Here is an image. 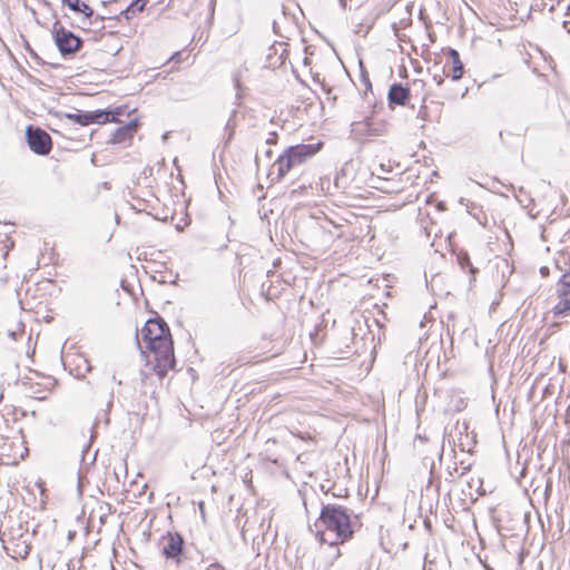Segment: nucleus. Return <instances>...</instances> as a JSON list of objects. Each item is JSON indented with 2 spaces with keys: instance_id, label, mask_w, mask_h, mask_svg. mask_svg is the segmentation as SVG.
<instances>
[{
  "instance_id": "f257e3e1",
  "label": "nucleus",
  "mask_w": 570,
  "mask_h": 570,
  "mask_svg": "<svg viewBox=\"0 0 570 570\" xmlns=\"http://www.w3.org/2000/svg\"><path fill=\"white\" fill-rule=\"evenodd\" d=\"M140 335L145 347L155 354V371L164 377L175 366L174 344L167 323L160 317L150 318Z\"/></svg>"
},
{
  "instance_id": "f03ea898",
  "label": "nucleus",
  "mask_w": 570,
  "mask_h": 570,
  "mask_svg": "<svg viewBox=\"0 0 570 570\" xmlns=\"http://www.w3.org/2000/svg\"><path fill=\"white\" fill-rule=\"evenodd\" d=\"M315 527L320 541L330 542L331 546L343 543L353 535L347 510L337 504L323 505Z\"/></svg>"
},
{
  "instance_id": "7ed1b4c3",
  "label": "nucleus",
  "mask_w": 570,
  "mask_h": 570,
  "mask_svg": "<svg viewBox=\"0 0 570 570\" xmlns=\"http://www.w3.org/2000/svg\"><path fill=\"white\" fill-rule=\"evenodd\" d=\"M321 148L322 142L299 144L288 147L273 164V168L277 171V180L283 179L292 169L303 165Z\"/></svg>"
},
{
  "instance_id": "20e7f679",
  "label": "nucleus",
  "mask_w": 570,
  "mask_h": 570,
  "mask_svg": "<svg viewBox=\"0 0 570 570\" xmlns=\"http://www.w3.org/2000/svg\"><path fill=\"white\" fill-rule=\"evenodd\" d=\"M31 537L27 529L21 524L12 527L8 532L1 534L3 548L8 556L13 559H26L31 550Z\"/></svg>"
},
{
  "instance_id": "39448f33",
  "label": "nucleus",
  "mask_w": 570,
  "mask_h": 570,
  "mask_svg": "<svg viewBox=\"0 0 570 570\" xmlns=\"http://www.w3.org/2000/svg\"><path fill=\"white\" fill-rule=\"evenodd\" d=\"M52 37L59 52L65 58L73 57L83 45L80 37L66 29L59 21L53 23Z\"/></svg>"
},
{
  "instance_id": "423d86ee",
  "label": "nucleus",
  "mask_w": 570,
  "mask_h": 570,
  "mask_svg": "<svg viewBox=\"0 0 570 570\" xmlns=\"http://www.w3.org/2000/svg\"><path fill=\"white\" fill-rule=\"evenodd\" d=\"M163 556L176 566H181L186 559L185 540L178 532H167L159 540Z\"/></svg>"
},
{
  "instance_id": "0eeeda50",
  "label": "nucleus",
  "mask_w": 570,
  "mask_h": 570,
  "mask_svg": "<svg viewBox=\"0 0 570 570\" xmlns=\"http://www.w3.org/2000/svg\"><path fill=\"white\" fill-rule=\"evenodd\" d=\"M352 127L354 135L362 140L381 137L387 132L386 121L371 117H367L362 121L353 122Z\"/></svg>"
},
{
  "instance_id": "6e6552de",
  "label": "nucleus",
  "mask_w": 570,
  "mask_h": 570,
  "mask_svg": "<svg viewBox=\"0 0 570 570\" xmlns=\"http://www.w3.org/2000/svg\"><path fill=\"white\" fill-rule=\"evenodd\" d=\"M30 149L38 155H48L51 150V137L41 128L29 126L26 130Z\"/></svg>"
},
{
  "instance_id": "1a4fd4ad",
  "label": "nucleus",
  "mask_w": 570,
  "mask_h": 570,
  "mask_svg": "<svg viewBox=\"0 0 570 570\" xmlns=\"http://www.w3.org/2000/svg\"><path fill=\"white\" fill-rule=\"evenodd\" d=\"M411 92L410 89L402 83H393L387 94L389 105L391 107L405 106L410 99Z\"/></svg>"
},
{
  "instance_id": "9d476101",
  "label": "nucleus",
  "mask_w": 570,
  "mask_h": 570,
  "mask_svg": "<svg viewBox=\"0 0 570 570\" xmlns=\"http://www.w3.org/2000/svg\"><path fill=\"white\" fill-rule=\"evenodd\" d=\"M125 112V107H116L114 109L91 111V116L94 124L121 122L118 117Z\"/></svg>"
},
{
  "instance_id": "9b49d317",
  "label": "nucleus",
  "mask_w": 570,
  "mask_h": 570,
  "mask_svg": "<svg viewBox=\"0 0 570 570\" xmlns=\"http://www.w3.org/2000/svg\"><path fill=\"white\" fill-rule=\"evenodd\" d=\"M138 128V120L137 118H134L129 120L126 125L118 127L114 134L111 141L114 142H124L127 139L131 138L132 135L136 132Z\"/></svg>"
},
{
  "instance_id": "f8f14e48",
  "label": "nucleus",
  "mask_w": 570,
  "mask_h": 570,
  "mask_svg": "<svg viewBox=\"0 0 570 570\" xmlns=\"http://www.w3.org/2000/svg\"><path fill=\"white\" fill-rule=\"evenodd\" d=\"M235 87L237 89L236 107L230 111V115L225 125L226 141L232 140L234 137L235 128L237 126V122H236V115L238 112L237 107L240 105V99H242V95L239 92V80L238 79H235Z\"/></svg>"
},
{
  "instance_id": "ddd939ff",
  "label": "nucleus",
  "mask_w": 570,
  "mask_h": 570,
  "mask_svg": "<svg viewBox=\"0 0 570 570\" xmlns=\"http://www.w3.org/2000/svg\"><path fill=\"white\" fill-rule=\"evenodd\" d=\"M450 57H451V72L449 71V66L445 65L443 68V73L448 77H451L452 80H459L462 78L464 69L463 63L460 60L459 52L454 49H450Z\"/></svg>"
},
{
  "instance_id": "4468645a",
  "label": "nucleus",
  "mask_w": 570,
  "mask_h": 570,
  "mask_svg": "<svg viewBox=\"0 0 570 570\" xmlns=\"http://www.w3.org/2000/svg\"><path fill=\"white\" fill-rule=\"evenodd\" d=\"M66 117L81 126H88L90 124H94V121H92L94 118L91 116V111H79L77 114H67Z\"/></svg>"
},
{
  "instance_id": "2eb2a0df",
  "label": "nucleus",
  "mask_w": 570,
  "mask_h": 570,
  "mask_svg": "<svg viewBox=\"0 0 570 570\" xmlns=\"http://www.w3.org/2000/svg\"><path fill=\"white\" fill-rule=\"evenodd\" d=\"M145 8V0H136L130 3L124 11L122 14L126 19H130L131 14H135L136 11H142Z\"/></svg>"
},
{
  "instance_id": "dca6fc26",
  "label": "nucleus",
  "mask_w": 570,
  "mask_h": 570,
  "mask_svg": "<svg viewBox=\"0 0 570 570\" xmlns=\"http://www.w3.org/2000/svg\"><path fill=\"white\" fill-rule=\"evenodd\" d=\"M72 11L83 14L86 19L94 17V10L86 2L79 1L78 8H75Z\"/></svg>"
},
{
  "instance_id": "f3484780",
  "label": "nucleus",
  "mask_w": 570,
  "mask_h": 570,
  "mask_svg": "<svg viewBox=\"0 0 570 570\" xmlns=\"http://www.w3.org/2000/svg\"><path fill=\"white\" fill-rule=\"evenodd\" d=\"M459 263L460 265L464 268V267H469L470 268V273L472 275H474L478 271L472 266L471 262H470V257L468 254H461L459 255Z\"/></svg>"
},
{
  "instance_id": "a211bd4d",
  "label": "nucleus",
  "mask_w": 570,
  "mask_h": 570,
  "mask_svg": "<svg viewBox=\"0 0 570 570\" xmlns=\"http://www.w3.org/2000/svg\"><path fill=\"white\" fill-rule=\"evenodd\" d=\"M278 48L282 50L281 53H279V57H278L279 65H283L285 62L287 50L284 48V43L283 42L276 43V45H274L272 47V49L274 50L275 55L278 52Z\"/></svg>"
},
{
  "instance_id": "6ab92c4d",
  "label": "nucleus",
  "mask_w": 570,
  "mask_h": 570,
  "mask_svg": "<svg viewBox=\"0 0 570 570\" xmlns=\"http://www.w3.org/2000/svg\"><path fill=\"white\" fill-rule=\"evenodd\" d=\"M80 0H61V2L67 6L71 11L75 8H78Z\"/></svg>"
},
{
  "instance_id": "aec40b11",
  "label": "nucleus",
  "mask_w": 570,
  "mask_h": 570,
  "mask_svg": "<svg viewBox=\"0 0 570 570\" xmlns=\"http://www.w3.org/2000/svg\"><path fill=\"white\" fill-rule=\"evenodd\" d=\"M433 81L438 85V86H441L443 82H444V79L441 75H433Z\"/></svg>"
},
{
  "instance_id": "412c9836",
  "label": "nucleus",
  "mask_w": 570,
  "mask_h": 570,
  "mask_svg": "<svg viewBox=\"0 0 570 570\" xmlns=\"http://www.w3.org/2000/svg\"><path fill=\"white\" fill-rule=\"evenodd\" d=\"M273 30L276 35H279L281 37H283V35L281 33V28H279V23L277 21H274L273 22Z\"/></svg>"
},
{
  "instance_id": "4be33fe9",
  "label": "nucleus",
  "mask_w": 570,
  "mask_h": 570,
  "mask_svg": "<svg viewBox=\"0 0 570 570\" xmlns=\"http://www.w3.org/2000/svg\"><path fill=\"white\" fill-rule=\"evenodd\" d=\"M207 570H224V568L219 563H212Z\"/></svg>"
},
{
  "instance_id": "5701e85b",
  "label": "nucleus",
  "mask_w": 570,
  "mask_h": 570,
  "mask_svg": "<svg viewBox=\"0 0 570 570\" xmlns=\"http://www.w3.org/2000/svg\"><path fill=\"white\" fill-rule=\"evenodd\" d=\"M380 171L382 174L390 173V168H387L384 164L380 165Z\"/></svg>"
},
{
  "instance_id": "b1692460",
  "label": "nucleus",
  "mask_w": 570,
  "mask_h": 570,
  "mask_svg": "<svg viewBox=\"0 0 570 570\" xmlns=\"http://www.w3.org/2000/svg\"><path fill=\"white\" fill-rule=\"evenodd\" d=\"M275 138H276V134H275V132H273V134H272V137H271V138H268V139L266 140V142H267V144H269V145H271V144H274V142H275Z\"/></svg>"
},
{
  "instance_id": "393cba45",
  "label": "nucleus",
  "mask_w": 570,
  "mask_h": 570,
  "mask_svg": "<svg viewBox=\"0 0 570 570\" xmlns=\"http://www.w3.org/2000/svg\"><path fill=\"white\" fill-rule=\"evenodd\" d=\"M563 27L570 33V21H564Z\"/></svg>"
},
{
  "instance_id": "a878e982",
  "label": "nucleus",
  "mask_w": 570,
  "mask_h": 570,
  "mask_svg": "<svg viewBox=\"0 0 570 570\" xmlns=\"http://www.w3.org/2000/svg\"><path fill=\"white\" fill-rule=\"evenodd\" d=\"M364 81H365L366 87L371 88V82H370L368 78H364Z\"/></svg>"
},
{
  "instance_id": "bb28decb",
  "label": "nucleus",
  "mask_w": 570,
  "mask_h": 570,
  "mask_svg": "<svg viewBox=\"0 0 570 570\" xmlns=\"http://www.w3.org/2000/svg\"><path fill=\"white\" fill-rule=\"evenodd\" d=\"M104 19H105V18H104V17H100V16H97V17L95 18V20H96V21H97V20L104 21Z\"/></svg>"
},
{
  "instance_id": "cd10ccee",
  "label": "nucleus",
  "mask_w": 570,
  "mask_h": 570,
  "mask_svg": "<svg viewBox=\"0 0 570 570\" xmlns=\"http://www.w3.org/2000/svg\"><path fill=\"white\" fill-rule=\"evenodd\" d=\"M341 556L340 550H336L335 558H338Z\"/></svg>"
},
{
  "instance_id": "c85d7f7f",
  "label": "nucleus",
  "mask_w": 570,
  "mask_h": 570,
  "mask_svg": "<svg viewBox=\"0 0 570 570\" xmlns=\"http://www.w3.org/2000/svg\"><path fill=\"white\" fill-rule=\"evenodd\" d=\"M266 155H267L268 157H271V155H272V150H271V149H268V150L266 151Z\"/></svg>"
},
{
  "instance_id": "c756f323",
  "label": "nucleus",
  "mask_w": 570,
  "mask_h": 570,
  "mask_svg": "<svg viewBox=\"0 0 570 570\" xmlns=\"http://www.w3.org/2000/svg\"><path fill=\"white\" fill-rule=\"evenodd\" d=\"M340 1H341L342 7H345V1L344 0H340Z\"/></svg>"
}]
</instances>
